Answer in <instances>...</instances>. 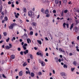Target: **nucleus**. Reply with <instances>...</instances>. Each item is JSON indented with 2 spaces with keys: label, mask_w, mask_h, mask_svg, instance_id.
Listing matches in <instances>:
<instances>
[{
  "label": "nucleus",
  "mask_w": 79,
  "mask_h": 79,
  "mask_svg": "<svg viewBox=\"0 0 79 79\" xmlns=\"http://www.w3.org/2000/svg\"><path fill=\"white\" fill-rule=\"evenodd\" d=\"M16 4L17 5H18V4H19V2H18V1H16Z\"/></svg>",
  "instance_id": "50"
},
{
  "label": "nucleus",
  "mask_w": 79,
  "mask_h": 79,
  "mask_svg": "<svg viewBox=\"0 0 79 79\" xmlns=\"http://www.w3.org/2000/svg\"><path fill=\"white\" fill-rule=\"evenodd\" d=\"M3 17H4V15H2L1 16V18H3Z\"/></svg>",
  "instance_id": "49"
},
{
  "label": "nucleus",
  "mask_w": 79,
  "mask_h": 79,
  "mask_svg": "<svg viewBox=\"0 0 79 79\" xmlns=\"http://www.w3.org/2000/svg\"><path fill=\"white\" fill-rule=\"evenodd\" d=\"M48 50V48H46L45 49V52H47Z\"/></svg>",
  "instance_id": "54"
},
{
  "label": "nucleus",
  "mask_w": 79,
  "mask_h": 79,
  "mask_svg": "<svg viewBox=\"0 0 79 79\" xmlns=\"http://www.w3.org/2000/svg\"><path fill=\"white\" fill-rule=\"evenodd\" d=\"M49 13L48 10H46L45 11V14L46 15L48 14Z\"/></svg>",
  "instance_id": "24"
},
{
  "label": "nucleus",
  "mask_w": 79,
  "mask_h": 79,
  "mask_svg": "<svg viewBox=\"0 0 79 79\" xmlns=\"http://www.w3.org/2000/svg\"><path fill=\"white\" fill-rule=\"evenodd\" d=\"M37 55H40L41 56H43V55H44V53L42 52H37Z\"/></svg>",
  "instance_id": "4"
},
{
  "label": "nucleus",
  "mask_w": 79,
  "mask_h": 79,
  "mask_svg": "<svg viewBox=\"0 0 79 79\" xmlns=\"http://www.w3.org/2000/svg\"><path fill=\"white\" fill-rule=\"evenodd\" d=\"M59 51L60 52H63L64 53H65V51H64V49L62 50V49H61V48H59Z\"/></svg>",
  "instance_id": "8"
},
{
  "label": "nucleus",
  "mask_w": 79,
  "mask_h": 79,
  "mask_svg": "<svg viewBox=\"0 0 79 79\" xmlns=\"http://www.w3.org/2000/svg\"><path fill=\"white\" fill-rule=\"evenodd\" d=\"M73 64L74 66H76V61L74 60L73 63Z\"/></svg>",
  "instance_id": "19"
},
{
  "label": "nucleus",
  "mask_w": 79,
  "mask_h": 79,
  "mask_svg": "<svg viewBox=\"0 0 79 79\" xmlns=\"http://www.w3.org/2000/svg\"><path fill=\"white\" fill-rule=\"evenodd\" d=\"M66 26H67V28H69V24L68 23H67Z\"/></svg>",
  "instance_id": "36"
},
{
  "label": "nucleus",
  "mask_w": 79,
  "mask_h": 79,
  "mask_svg": "<svg viewBox=\"0 0 79 79\" xmlns=\"http://www.w3.org/2000/svg\"><path fill=\"white\" fill-rule=\"evenodd\" d=\"M61 16H63V11L62 12V13L61 14Z\"/></svg>",
  "instance_id": "55"
},
{
  "label": "nucleus",
  "mask_w": 79,
  "mask_h": 79,
  "mask_svg": "<svg viewBox=\"0 0 79 79\" xmlns=\"http://www.w3.org/2000/svg\"><path fill=\"white\" fill-rule=\"evenodd\" d=\"M14 40H16V38H15V37H13V38L12 39L11 41H12L13 42V41Z\"/></svg>",
  "instance_id": "27"
},
{
  "label": "nucleus",
  "mask_w": 79,
  "mask_h": 79,
  "mask_svg": "<svg viewBox=\"0 0 79 79\" xmlns=\"http://www.w3.org/2000/svg\"><path fill=\"white\" fill-rule=\"evenodd\" d=\"M33 31H30V35H33Z\"/></svg>",
  "instance_id": "33"
},
{
  "label": "nucleus",
  "mask_w": 79,
  "mask_h": 79,
  "mask_svg": "<svg viewBox=\"0 0 79 79\" xmlns=\"http://www.w3.org/2000/svg\"><path fill=\"white\" fill-rule=\"evenodd\" d=\"M41 12L44 13V9L43 8H42L41 10Z\"/></svg>",
  "instance_id": "34"
},
{
  "label": "nucleus",
  "mask_w": 79,
  "mask_h": 79,
  "mask_svg": "<svg viewBox=\"0 0 79 79\" xmlns=\"http://www.w3.org/2000/svg\"><path fill=\"white\" fill-rule=\"evenodd\" d=\"M11 6L12 8H14L15 7V5L14 4H12Z\"/></svg>",
  "instance_id": "42"
},
{
  "label": "nucleus",
  "mask_w": 79,
  "mask_h": 79,
  "mask_svg": "<svg viewBox=\"0 0 79 79\" xmlns=\"http://www.w3.org/2000/svg\"><path fill=\"white\" fill-rule=\"evenodd\" d=\"M2 8L3 6H2V5L1 6H0V10H1V11H2Z\"/></svg>",
  "instance_id": "26"
},
{
  "label": "nucleus",
  "mask_w": 79,
  "mask_h": 79,
  "mask_svg": "<svg viewBox=\"0 0 79 79\" xmlns=\"http://www.w3.org/2000/svg\"><path fill=\"white\" fill-rule=\"evenodd\" d=\"M73 26H73V24H72L71 26H70V30H72V28H73Z\"/></svg>",
  "instance_id": "23"
},
{
  "label": "nucleus",
  "mask_w": 79,
  "mask_h": 79,
  "mask_svg": "<svg viewBox=\"0 0 79 79\" xmlns=\"http://www.w3.org/2000/svg\"><path fill=\"white\" fill-rule=\"evenodd\" d=\"M26 74H30L31 73L30 72V71L29 70H28L27 71H26Z\"/></svg>",
  "instance_id": "20"
},
{
  "label": "nucleus",
  "mask_w": 79,
  "mask_h": 79,
  "mask_svg": "<svg viewBox=\"0 0 79 79\" xmlns=\"http://www.w3.org/2000/svg\"><path fill=\"white\" fill-rule=\"evenodd\" d=\"M2 77H4V78H6V76H5V75H4V74H2Z\"/></svg>",
  "instance_id": "41"
},
{
  "label": "nucleus",
  "mask_w": 79,
  "mask_h": 79,
  "mask_svg": "<svg viewBox=\"0 0 79 79\" xmlns=\"http://www.w3.org/2000/svg\"><path fill=\"white\" fill-rule=\"evenodd\" d=\"M16 25L15 23H12L11 24L10 26L9 27V28L10 29H13V27H14V26H15Z\"/></svg>",
  "instance_id": "2"
},
{
  "label": "nucleus",
  "mask_w": 79,
  "mask_h": 79,
  "mask_svg": "<svg viewBox=\"0 0 79 79\" xmlns=\"http://www.w3.org/2000/svg\"><path fill=\"white\" fill-rule=\"evenodd\" d=\"M9 46H7L5 47L6 49V50H9L10 48H11L12 47V45L11 44H9Z\"/></svg>",
  "instance_id": "3"
},
{
  "label": "nucleus",
  "mask_w": 79,
  "mask_h": 79,
  "mask_svg": "<svg viewBox=\"0 0 79 79\" xmlns=\"http://www.w3.org/2000/svg\"><path fill=\"white\" fill-rule=\"evenodd\" d=\"M9 40H10V38L8 37V39L6 40V42H9Z\"/></svg>",
  "instance_id": "28"
},
{
  "label": "nucleus",
  "mask_w": 79,
  "mask_h": 79,
  "mask_svg": "<svg viewBox=\"0 0 79 79\" xmlns=\"http://www.w3.org/2000/svg\"><path fill=\"white\" fill-rule=\"evenodd\" d=\"M24 12V13H26V8H24L23 9Z\"/></svg>",
  "instance_id": "18"
},
{
  "label": "nucleus",
  "mask_w": 79,
  "mask_h": 79,
  "mask_svg": "<svg viewBox=\"0 0 79 79\" xmlns=\"http://www.w3.org/2000/svg\"><path fill=\"white\" fill-rule=\"evenodd\" d=\"M8 4L9 5H11V2L9 1L8 2Z\"/></svg>",
  "instance_id": "47"
},
{
  "label": "nucleus",
  "mask_w": 79,
  "mask_h": 79,
  "mask_svg": "<svg viewBox=\"0 0 79 79\" xmlns=\"http://www.w3.org/2000/svg\"><path fill=\"white\" fill-rule=\"evenodd\" d=\"M59 5H61V1H59Z\"/></svg>",
  "instance_id": "45"
},
{
  "label": "nucleus",
  "mask_w": 79,
  "mask_h": 79,
  "mask_svg": "<svg viewBox=\"0 0 79 79\" xmlns=\"http://www.w3.org/2000/svg\"><path fill=\"white\" fill-rule=\"evenodd\" d=\"M19 21H20V23H23V21H22V20L21 19H19Z\"/></svg>",
  "instance_id": "63"
},
{
  "label": "nucleus",
  "mask_w": 79,
  "mask_h": 79,
  "mask_svg": "<svg viewBox=\"0 0 79 79\" xmlns=\"http://www.w3.org/2000/svg\"><path fill=\"white\" fill-rule=\"evenodd\" d=\"M17 50L18 51H20L21 50V48H18Z\"/></svg>",
  "instance_id": "44"
},
{
  "label": "nucleus",
  "mask_w": 79,
  "mask_h": 79,
  "mask_svg": "<svg viewBox=\"0 0 79 79\" xmlns=\"http://www.w3.org/2000/svg\"><path fill=\"white\" fill-rule=\"evenodd\" d=\"M34 48L35 50H36L37 49V48L36 47H34Z\"/></svg>",
  "instance_id": "58"
},
{
  "label": "nucleus",
  "mask_w": 79,
  "mask_h": 79,
  "mask_svg": "<svg viewBox=\"0 0 79 79\" xmlns=\"http://www.w3.org/2000/svg\"><path fill=\"white\" fill-rule=\"evenodd\" d=\"M29 56L31 59H32V54H30L29 55Z\"/></svg>",
  "instance_id": "30"
},
{
  "label": "nucleus",
  "mask_w": 79,
  "mask_h": 79,
  "mask_svg": "<svg viewBox=\"0 0 79 79\" xmlns=\"http://www.w3.org/2000/svg\"><path fill=\"white\" fill-rule=\"evenodd\" d=\"M20 54L21 55H23V51H21L20 52Z\"/></svg>",
  "instance_id": "37"
},
{
  "label": "nucleus",
  "mask_w": 79,
  "mask_h": 79,
  "mask_svg": "<svg viewBox=\"0 0 79 79\" xmlns=\"http://www.w3.org/2000/svg\"><path fill=\"white\" fill-rule=\"evenodd\" d=\"M46 56H48V53H46Z\"/></svg>",
  "instance_id": "57"
},
{
  "label": "nucleus",
  "mask_w": 79,
  "mask_h": 79,
  "mask_svg": "<svg viewBox=\"0 0 79 79\" xmlns=\"http://www.w3.org/2000/svg\"><path fill=\"white\" fill-rule=\"evenodd\" d=\"M75 69V68H71V71H72V72H73V71H74V70Z\"/></svg>",
  "instance_id": "39"
},
{
  "label": "nucleus",
  "mask_w": 79,
  "mask_h": 79,
  "mask_svg": "<svg viewBox=\"0 0 79 79\" xmlns=\"http://www.w3.org/2000/svg\"><path fill=\"white\" fill-rule=\"evenodd\" d=\"M19 41H20V42H23V40H22V39H20V40H19Z\"/></svg>",
  "instance_id": "59"
},
{
  "label": "nucleus",
  "mask_w": 79,
  "mask_h": 79,
  "mask_svg": "<svg viewBox=\"0 0 79 79\" xmlns=\"http://www.w3.org/2000/svg\"><path fill=\"white\" fill-rule=\"evenodd\" d=\"M69 56H72V55H73V53H70L69 54Z\"/></svg>",
  "instance_id": "51"
},
{
  "label": "nucleus",
  "mask_w": 79,
  "mask_h": 79,
  "mask_svg": "<svg viewBox=\"0 0 79 79\" xmlns=\"http://www.w3.org/2000/svg\"><path fill=\"white\" fill-rule=\"evenodd\" d=\"M27 65V63L26 62H25L23 64V66H26Z\"/></svg>",
  "instance_id": "22"
},
{
  "label": "nucleus",
  "mask_w": 79,
  "mask_h": 79,
  "mask_svg": "<svg viewBox=\"0 0 79 79\" xmlns=\"http://www.w3.org/2000/svg\"><path fill=\"white\" fill-rule=\"evenodd\" d=\"M66 23H64L63 24V26L64 28H66Z\"/></svg>",
  "instance_id": "14"
},
{
  "label": "nucleus",
  "mask_w": 79,
  "mask_h": 79,
  "mask_svg": "<svg viewBox=\"0 0 79 79\" xmlns=\"http://www.w3.org/2000/svg\"><path fill=\"white\" fill-rule=\"evenodd\" d=\"M27 46V44L26 43L24 44V45L23 46V50H26L27 48L26 47Z\"/></svg>",
  "instance_id": "5"
},
{
  "label": "nucleus",
  "mask_w": 79,
  "mask_h": 79,
  "mask_svg": "<svg viewBox=\"0 0 79 79\" xmlns=\"http://www.w3.org/2000/svg\"><path fill=\"white\" fill-rule=\"evenodd\" d=\"M21 45H23H23H24V42H22L21 43Z\"/></svg>",
  "instance_id": "56"
},
{
  "label": "nucleus",
  "mask_w": 79,
  "mask_h": 79,
  "mask_svg": "<svg viewBox=\"0 0 79 79\" xmlns=\"http://www.w3.org/2000/svg\"><path fill=\"white\" fill-rule=\"evenodd\" d=\"M76 11L77 12V13H79V9H78Z\"/></svg>",
  "instance_id": "62"
},
{
  "label": "nucleus",
  "mask_w": 79,
  "mask_h": 79,
  "mask_svg": "<svg viewBox=\"0 0 79 79\" xmlns=\"http://www.w3.org/2000/svg\"><path fill=\"white\" fill-rule=\"evenodd\" d=\"M45 39L46 40H48V38L47 37H45Z\"/></svg>",
  "instance_id": "48"
},
{
  "label": "nucleus",
  "mask_w": 79,
  "mask_h": 79,
  "mask_svg": "<svg viewBox=\"0 0 79 79\" xmlns=\"http://www.w3.org/2000/svg\"><path fill=\"white\" fill-rule=\"evenodd\" d=\"M64 68H68V67L67 66V65H66L64 64Z\"/></svg>",
  "instance_id": "31"
},
{
  "label": "nucleus",
  "mask_w": 79,
  "mask_h": 79,
  "mask_svg": "<svg viewBox=\"0 0 79 79\" xmlns=\"http://www.w3.org/2000/svg\"><path fill=\"white\" fill-rule=\"evenodd\" d=\"M37 41L40 45H41V44H42V42H41V41L37 40Z\"/></svg>",
  "instance_id": "17"
},
{
  "label": "nucleus",
  "mask_w": 79,
  "mask_h": 79,
  "mask_svg": "<svg viewBox=\"0 0 79 79\" xmlns=\"http://www.w3.org/2000/svg\"><path fill=\"white\" fill-rule=\"evenodd\" d=\"M53 13H56V10H54L53 11Z\"/></svg>",
  "instance_id": "40"
},
{
  "label": "nucleus",
  "mask_w": 79,
  "mask_h": 79,
  "mask_svg": "<svg viewBox=\"0 0 79 79\" xmlns=\"http://www.w3.org/2000/svg\"><path fill=\"white\" fill-rule=\"evenodd\" d=\"M32 24L33 26H37V23H36L33 22L32 23Z\"/></svg>",
  "instance_id": "13"
},
{
  "label": "nucleus",
  "mask_w": 79,
  "mask_h": 79,
  "mask_svg": "<svg viewBox=\"0 0 79 79\" xmlns=\"http://www.w3.org/2000/svg\"><path fill=\"white\" fill-rule=\"evenodd\" d=\"M10 58L11 60H13V59H15V56L14 55H12L10 56Z\"/></svg>",
  "instance_id": "7"
},
{
  "label": "nucleus",
  "mask_w": 79,
  "mask_h": 79,
  "mask_svg": "<svg viewBox=\"0 0 79 79\" xmlns=\"http://www.w3.org/2000/svg\"><path fill=\"white\" fill-rule=\"evenodd\" d=\"M60 75L61 76H65L66 74H65V73L64 72H62L60 73Z\"/></svg>",
  "instance_id": "6"
},
{
  "label": "nucleus",
  "mask_w": 79,
  "mask_h": 79,
  "mask_svg": "<svg viewBox=\"0 0 79 79\" xmlns=\"http://www.w3.org/2000/svg\"><path fill=\"white\" fill-rule=\"evenodd\" d=\"M4 55V53H3V52H1V55Z\"/></svg>",
  "instance_id": "52"
},
{
  "label": "nucleus",
  "mask_w": 79,
  "mask_h": 79,
  "mask_svg": "<svg viewBox=\"0 0 79 79\" xmlns=\"http://www.w3.org/2000/svg\"><path fill=\"white\" fill-rule=\"evenodd\" d=\"M38 35V33H35V36H37Z\"/></svg>",
  "instance_id": "60"
},
{
  "label": "nucleus",
  "mask_w": 79,
  "mask_h": 79,
  "mask_svg": "<svg viewBox=\"0 0 79 79\" xmlns=\"http://www.w3.org/2000/svg\"><path fill=\"white\" fill-rule=\"evenodd\" d=\"M62 2L64 3H66V2H67V0H62Z\"/></svg>",
  "instance_id": "25"
},
{
  "label": "nucleus",
  "mask_w": 79,
  "mask_h": 79,
  "mask_svg": "<svg viewBox=\"0 0 79 79\" xmlns=\"http://www.w3.org/2000/svg\"><path fill=\"white\" fill-rule=\"evenodd\" d=\"M68 12V10H64V13H66Z\"/></svg>",
  "instance_id": "43"
},
{
  "label": "nucleus",
  "mask_w": 79,
  "mask_h": 79,
  "mask_svg": "<svg viewBox=\"0 0 79 79\" xmlns=\"http://www.w3.org/2000/svg\"><path fill=\"white\" fill-rule=\"evenodd\" d=\"M22 72H23V71H20L19 72V76H21L23 75V73H22Z\"/></svg>",
  "instance_id": "15"
},
{
  "label": "nucleus",
  "mask_w": 79,
  "mask_h": 79,
  "mask_svg": "<svg viewBox=\"0 0 79 79\" xmlns=\"http://www.w3.org/2000/svg\"><path fill=\"white\" fill-rule=\"evenodd\" d=\"M27 41L28 44H29V43H31V39H30L29 38L27 39Z\"/></svg>",
  "instance_id": "10"
},
{
  "label": "nucleus",
  "mask_w": 79,
  "mask_h": 79,
  "mask_svg": "<svg viewBox=\"0 0 79 79\" xmlns=\"http://www.w3.org/2000/svg\"><path fill=\"white\" fill-rule=\"evenodd\" d=\"M46 17H47V18H49V17H50V14H47L46 15Z\"/></svg>",
  "instance_id": "29"
},
{
  "label": "nucleus",
  "mask_w": 79,
  "mask_h": 79,
  "mask_svg": "<svg viewBox=\"0 0 79 79\" xmlns=\"http://www.w3.org/2000/svg\"><path fill=\"white\" fill-rule=\"evenodd\" d=\"M15 17L16 18H18V16L17 15H15Z\"/></svg>",
  "instance_id": "53"
},
{
  "label": "nucleus",
  "mask_w": 79,
  "mask_h": 79,
  "mask_svg": "<svg viewBox=\"0 0 79 79\" xmlns=\"http://www.w3.org/2000/svg\"><path fill=\"white\" fill-rule=\"evenodd\" d=\"M42 72H38V74L39 75H42Z\"/></svg>",
  "instance_id": "38"
},
{
  "label": "nucleus",
  "mask_w": 79,
  "mask_h": 79,
  "mask_svg": "<svg viewBox=\"0 0 79 79\" xmlns=\"http://www.w3.org/2000/svg\"><path fill=\"white\" fill-rule=\"evenodd\" d=\"M55 61H56V63H58V57H55Z\"/></svg>",
  "instance_id": "12"
},
{
  "label": "nucleus",
  "mask_w": 79,
  "mask_h": 79,
  "mask_svg": "<svg viewBox=\"0 0 79 79\" xmlns=\"http://www.w3.org/2000/svg\"><path fill=\"white\" fill-rule=\"evenodd\" d=\"M76 50H77V52H79V49H77Z\"/></svg>",
  "instance_id": "64"
},
{
  "label": "nucleus",
  "mask_w": 79,
  "mask_h": 79,
  "mask_svg": "<svg viewBox=\"0 0 79 79\" xmlns=\"http://www.w3.org/2000/svg\"><path fill=\"white\" fill-rule=\"evenodd\" d=\"M5 19L6 21H8V17H5Z\"/></svg>",
  "instance_id": "35"
},
{
  "label": "nucleus",
  "mask_w": 79,
  "mask_h": 79,
  "mask_svg": "<svg viewBox=\"0 0 79 79\" xmlns=\"http://www.w3.org/2000/svg\"><path fill=\"white\" fill-rule=\"evenodd\" d=\"M29 52V51L28 50H27L23 52V53L25 55H26L27 53H28Z\"/></svg>",
  "instance_id": "9"
},
{
  "label": "nucleus",
  "mask_w": 79,
  "mask_h": 79,
  "mask_svg": "<svg viewBox=\"0 0 79 79\" xmlns=\"http://www.w3.org/2000/svg\"><path fill=\"white\" fill-rule=\"evenodd\" d=\"M3 34L5 36H6V32H4Z\"/></svg>",
  "instance_id": "32"
},
{
  "label": "nucleus",
  "mask_w": 79,
  "mask_h": 79,
  "mask_svg": "<svg viewBox=\"0 0 79 79\" xmlns=\"http://www.w3.org/2000/svg\"><path fill=\"white\" fill-rule=\"evenodd\" d=\"M61 59H58V61H59L60 62V63L61 62Z\"/></svg>",
  "instance_id": "61"
},
{
  "label": "nucleus",
  "mask_w": 79,
  "mask_h": 79,
  "mask_svg": "<svg viewBox=\"0 0 79 79\" xmlns=\"http://www.w3.org/2000/svg\"><path fill=\"white\" fill-rule=\"evenodd\" d=\"M41 64L42 66H44L45 65V63H44L43 61H42L41 63Z\"/></svg>",
  "instance_id": "11"
},
{
  "label": "nucleus",
  "mask_w": 79,
  "mask_h": 79,
  "mask_svg": "<svg viewBox=\"0 0 79 79\" xmlns=\"http://www.w3.org/2000/svg\"><path fill=\"white\" fill-rule=\"evenodd\" d=\"M60 1L59 0H55V3L57 5V4H58L59 3V2Z\"/></svg>",
  "instance_id": "16"
},
{
  "label": "nucleus",
  "mask_w": 79,
  "mask_h": 79,
  "mask_svg": "<svg viewBox=\"0 0 79 79\" xmlns=\"http://www.w3.org/2000/svg\"><path fill=\"white\" fill-rule=\"evenodd\" d=\"M28 15L30 17H32V16H34V13L31 10H30L28 11Z\"/></svg>",
  "instance_id": "1"
},
{
  "label": "nucleus",
  "mask_w": 79,
  "mask_h": 79,
  "mask_svg": "<svg viewBox=\"0 0 79 79\" xmlns=\"http://www.w3.org/2000/svg\"><path fill=\"white\" fill-rule=\"evenodd\" d=\"M1 15H4L5 14H4V12H1Z\"/></svg>",
  "instance_id": "46"
},
{
  "label": "nucleus",
  "mask_w": 79,
  "mask_h": 79,
  "mask_svg": "<svg viewBox=\"0 0 79 79\" xmlns=\"http://www.w3.org/2000/svg\"><path fill=\"white\" fill-rule=\"evenodd\" d=\"M31 77H34V73H31Z\"/></svg>",
  "instance_id": "21"
}]
</instances>
